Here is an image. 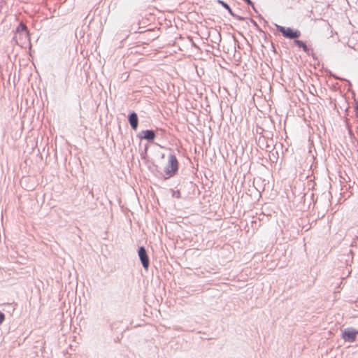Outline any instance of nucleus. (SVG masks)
Masks as SVG:
<instances>
[{
  "instance_id": "obj_1",
  "label": "nucleus",
  "mask_w": 358,
  "mask_h": 358,
  "mask_svg": "<svg viewBox=\"0 0 358 358\" xmlns=\"http://www.w3.org/2000/svg\"><path fill=\"white\" fill-rule=\"evenodd\" d=\"M278 32L280 33L281 35L287 39L293 40L294 44L299 48H301L304 52L308 55H310L313 50L309 48L306 42L299 40V38L301 36V32L297 29L289 27H284L278 24H274Z\"/></svg>"
},
{
  "instance_id": "obj_2",
  "label": "nucleus",
  "mask_w": 358,
  "mask_h": 358,
  "mask_svg": "<svg viewBox=\"0 0 358 358\" xmlns=\"http://www.w3.org/2000/svg\"><path fill=\"white\" fill-rule=\"evenodd\" d=\"M15 36L13 38V41H15V44L20 46H22L27 41L31 45L30 33L27 25L23 22H20L17 26L15 31Z\"/></svg>"
},
{
  "instance_id": "obj_3",
  "label": "nucleus",
  "mask_w": 358,
  "mask_h": 358,
  "mask_svg": "<svg viewBox=\"0 0 358 358\" xmlns=\"http://www.w3.org/2000/svg\"><path fill=\"white\" fill-rule=\"evenodd\" d=\"M179 170V162L176 155L171 153L168 156V162L164 169V172L166 176H164V180L175 176L178 174Z\"/></svg>"
},
{
  "instance_id": "obj_4",
  "label": "nucleus",
  "mask_w": 358,
  "mask_h": 358,
  "mask_svg": "<svg viewBox=\"0 0 358 358\" xmlns=\"http://www.w3.org/2000/svg\"><path fill=\"white\" fill-rule=\"evenodd\" d=\"M162 131V129L157 128V129H145L142 130L141 132H139L136 137L138 138L141 141L145 140L148 142L152 143H154L158 131Z\"/></svg>"
},
{
  "instance_id": "obj_5",
  "label": "nucleus",
  "mask_w": 358,
  "mask_h": 358,
  "mask_svg": "<svg viewBox=\"0 0 358 358\" xmlns=\"http://www.w3.org/2000/svg\"><path fill=\"white\" fill-rule=\"evenodd\" d=\"M357 336L358 330L353 327H348L342 330L341 337L345 342L353 343L356 341Z\"/></svg>"
},
{
  "instance_id": "obj_6",
  "label": "nucleus",
  "mask_w": 358,
  "mask_h": 358,
  "mask_svg": "<svg viewBox=\"0 0 358 358\" xmlns=\"http://www.w3.org/2000/svg\"><path fill=\"white\" fill-rule=\"evenodd\" d=\"M137 252L143 268L148 270L150 266V258L145 248L139 246Z\"/></svg>"
},
{
  "instance_id": "obj_7",
  "label": "nucleus",
  "mask_w": 358,
  "mask_h": 358,
  "mask_svg": "<svg viewBox=\"0 0 358 358\" xmlns=\"http://www.w3.org/2000/svg\"><path fill=\"white\" fill-rule=\"evenodd\" d=\"M217 2L220 4L223 8H224L226 10H227V11L229 12V13L235 19L238 20H240V21H244L247 19H248V17H242L241 15H238L236 13H234V11L232 10V9L231 8V7L229 6V5L224 1L223 0H217Z\"/></svg>"
},
{
  "instance_id": "obj_8",
  "label": "nucleus",
  "mask_w": 358,
  "mask_h": 358,
  "mask_svg": "<svg viewBox=\"0 0 358 358\" xmlns=\"http://www.w3.org/2000/svg\"><path fill=\"white\" fill-rule=\"evenodd\" d=\"M127 119H128V122L131 126V128L133 130L136 131L138 129V122H139L137 113L134 111L129 113L127 116Z\"/></svg>"
},
{
  "instance_id": "obj_9",
  "label": "nucleus",
  "mask_w": 358,
  "mask_h": 358,
  "mask_svg": "<svg viewBox=\"0 0 358 358\" xmlns=\"http://www.w3.org/2000/svg\"><path fill=\"white\" fill-rule=\"evenodd\" d=\"M171 195L173 198L180 199L181 198V194L179 190H174L173 189H171Z\"/></svg>"
},
{
  "instance_id": "obj_10",
  "label": "nucleus",
  "mask_w": 358,
  "mask_h": 358,
  "mask_svg": "<svg viewBox=\"0 0 358 358\" xmlns=\"http://www.w3.org/2000/svg\"><path fill=\"white\" fill-rule=\"evenodd\" d=\"M148 145H146L145 146L144 150L141 152V157L142 159H145L148 157Z\"/></svg>"
},
{
  "instance_id": "obj_11",
  "label": "nucleus",
  "mask_w": 358,
  "mask_h": 358,
  "mask_svg": "<svg viewBox=\"0 0 358 358\" xmlns=\"http://www.w3.org/2000/svg\"><path fill=\"white\" fill-rule=\"evenodd\" d=\"M247 5L250 6L254 11L258 13L257 10L256 9L254 3L251 0H243Z\"/></svg>"
},
{
  "instance_id": "obj_12",
  "label": "nucleus",
  "mask_w": 358,
  "mask_h": 358,
  "mask_svg": "<svg viewBox=\"0 0 358 358\" xmlns=\"http://www.w3.org/2000/svg\"><path fill=\"white\" fill-rule=\"evenodd\" d=\"M249 20H250V22L252 24V25L255 27V28L256 29L257 31H260V32L262 31V29L258 25V24L257 23L256 21H255L252 18H249Z\"/></svg>"
},
{
  "instance_id": "obj_13",
  "label": "nucleus",
  "mask_w": 358,
  "mask_h": 358,
  "mask_svg": "<svg viewBox=\"0 0 358 358\" xmlns=\"http://www.w3.org/2000/svg\"><path fill=\"white\" fill-rule=\"evenodd\" d=\"M266 138H269V136H265V135H262L261 136H259V139H258V143L259 144H264V143H266Z\"/></svg>"
},
{
  "instance_id": "obj_14",
  "label": "nucleus",
  "mask_w": 358,
  "mask_h": 358,
  "mask_svg": "<svg viewBox=\"0 0 358 358\" xmlns=\"http://www.w3.org/2000/svg\"><path fill=\"white\" fill-rule=\"evenodd\" d=\"M264 129L261 127H257L256 128V134H259V136L264 135Z\"/></svg>"
},
{
  "instance_id": "obj_15",
  "label": "nucleus",
  "mask_w": 358,
  "mask_h": 358,
  "mask_svg": "<svg viewBox=\"0 0 358 358\" xmlns=\"http://www.w3.org/2000/svg\"><path fill=\"white\" fill-rule=\"evenodd\" d=\"M5 320V314L0 311V324H1Z\"/></svg>"
},
{
  "instance_id": "obj_16",
  "label": "nucleus",
  "mask_w": 358,
  "mask_h": 358,
  "mask_svg": "<svg viewBox=\"0 0 358 358\" xmlns=\"http://www.w3.org/2000/svg\"><path fill=\"white\" fill-rule=\"evenodd\" d=\"M355 112L356 117L358 118V101H355Z\"/></svg>"
},
{
  "instance_id": "obj_17",
  "label": "nucleus",
  "mask_w": 358,
  "mask_h": 358,
  "mask_svg": "<svg viewBox=\"0 0 358 358\" xmlns=\"http://www.w3.org/2000/svg\"><path fill=\"white\" fill-rule=\"evenodd\" d=\"M329 75H330L331 76L334 77V78L337 79V80H339V79H340V78H339L338 76H336V75L334 74V73H333L332 72H331V71H329Z\"/></svg>"
},
{
  "instance_id": "obj_18",
  "label": "nucleus",
  "mask_w": 358,
  "mask_h": 358,
  "mask_svg": "<svg viewBox=\"0 0 358 358\" xmlns=\"http://www.w3.org/2000/svg\"><path fill=\"white\" fill-rule=\"evenodd\" d=\"M271 145H269V143H268V141H266V148H271Z\"/></svg>"
},
{
  "instance_id": "obj_19",
  "label": "nucleus",
  "mask_w": 358,
  "mask_h": 358,
  "mask_svg": "<svg viewBox=\"0 0 358 358\" xmlns=\"http://www.w3.org/2000/svg\"><path fill=\"white\" fill-rule=\"evenodd\" d=\"M348 133H349V135H350V136H352V135H353V133H352V129H349V130H348Z\"/></svg>"
},
{
  "instance_id": "obj_20",
  "label": "nucleus",
  "mask_w": 358,
  "mask_h": 358,
  "mask_svg": "<svg viewBox=\"0 0 358 358\" xmlns=\"http://www.w3.org/2000/svg\"><path fill=\"white\" fill-rule=\"evenodd\" d=\"M346 127H347L348 130H349V129H351V126H350V124H348V122H347V124H346Z\"/></svg>"
},
{
  "instance_id": "obj_21",
  "label": "nucleus",
  "mask_w": 358,
  "mask_h": 358,
  "mask_svg": "<svg viewBox=\"0 0 358 358\" xmlns=\"http://www.w3.org/2000/svg\"><path fill=\"white\" fill-rule=\"evenodd\" d=\"M356 245H357V243H356V241H353V242L352 243V244H351V246H352V247H354V246H356Z\"/></svg>"
},
{
  "instance_id": "obj_22",
  "label": "nucleus",
  "mask_w": 358,
  "mask_h": 358,
  "mask_svg": "<svg viewBox=\"0 0 358 358\" xmlns=\"http://www.w3.org/2000/svg\"><path fill=\"white\" fill-rule=\"evenodd\" d=\"M356 133L358 135V126L357 127V129H356Z\"/></svg>"
}]
</instances>
